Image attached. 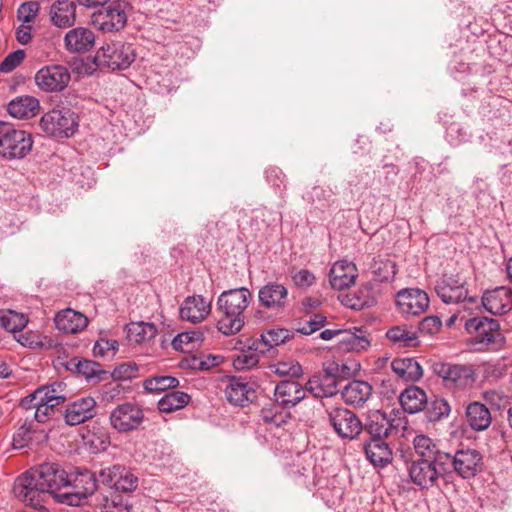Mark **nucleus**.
Listing matches in <instances>:
<instances>
[{
  "label": "nucleus",
  "instance_id": "obj_17",
  "mask_svg": "<svg viewBox=\"0 0 512 512\" xmlns=\"http://www.w3.org/2000/svg\"><path fill=\"white\" fill-rule=\"evenodd\" d=\"M225 396L229 403L244 407L256 397L254 383L243 377H231L225 388Z\"/></svg>",
  "mask_w": 512,
  "mask_h": 512
},
{
  "label": "nucleus",
  "instance_id": "obj_40",
  "mask_svg": "<svg viewBox=\"0 0 512 512\" xmlns=\"http://www.w3.org/2000/svg\"><path fill=\"white\" fill-rule=\"evenodd\" d=\"M340 343L344 345V349L357 352L366 350L370 346L369 339L360 328H356L355 332L343 331Z\"/></svg>",
  "mask_w": 512,
  "mask_h": 512
},
{
  "label": "nucleus",
  "instance_id": "obj_42",
  "mask_svg": "<svg viewBox=\"0 0 512 512\" xmlns=\"http://www.w3.org/2000/svg\"><path fill=\"white\" fill-rule=\"evenodd\" d=\"M370 268L375 279L380 282L394 279L397 273L396 264L390 259H374Z\"/></svg>",
  "mask_w": 512,
  "mask_h": 512
},
{
  "label": "nucleus",
  "instance_id": "obj_23",
  "mask_svg": "<svg viewBox=\"0 0 512 512\" xmlns=\"http://www.w3.org/2000/svg\"><path fill=\"white\" fill-rule=\"evenodd\" d=\"M386 438H369L363 444L367 459L374 465L384 467L392 461V450Z\"/></svg>",
  "mask_w": 512,
  "mask_h": 512
},
{
  "label": "nucleus",
  "instance_id": "obj_41",
  "mask_svg": "<svg viewBox=\"0 0 512 512\" xmlns=\"http://www.w3.org/2000/svg\"><path fill=\"white\" fill-rule=\"evenodd\" d=\"M359 364L355 362H328L324 366V372L334 376L339 381L352 377L359 369Z\"/></svg>",
  "mask_w": 512,
  "mask_h": 512
},
{
  "label": "nucleus",
  "instance_id": "obj_22",
  "mask_svg": "<svg viewBox=\"0 0 512 512\" xmlns=\"http://www.w3.org/2000/svg\"><path fill=\"white\" fill-rule=\"evenodd\" d=\"M413 445L418 459L433 460L439 466H444L449 459V453L441 451L437 444L426 435H417L413 440Z\"/></svg>",
  "mask_w": 512,
  "mask_h": 512
},
{
  "label": "nucleus",
  "instance_id": "obj_3",
  "mask_svg": "<svg viewBox=\"0 0 512 512\" xmlns=\"http://www.w3.org/2000/svg\"><path fill=\"white\" fill-rule=\"evenodd\" d=\"M33 147L32 135L14 124L0 121V156L5 160L25 158Z\"/></svg>",
  "mask_w": 512,
  "mask_h": 512
},
{
  "label": "nucleus",
  "instance_id": "obj_63",
  "mask_svg": "<svg viewBox=\"0 0 512 512\" xmlns=\"http://www.w3.org/2000/svg\"><path fill=\"white\" fill-rule=\"evenodd\" d=\"M304 390L305 392L308 391L313 394L314 397H325V392L322 388L321 377L314 376L310 378L306 383Z\"/></svg>",
  "mask_w": 512,
  "mask_h": 512
},
{
  "label": "nucleus",
  "instance_id": "obj_9",
  "mask_svg": "<svg viewBox=\"0 0 512 512\" xmlns=\"http://www.w3.org/2000/svg\"><path fill=\"white\" fill-rule=\"evenodd\" d=\"M131 6L126 0H115L106 8L93 14L92 23L103 32H118L127 23Z\"/></svg>",
  "mask_w": 512,
  "mask_h": 512
},
{
  "label": "nucleus",
  "instance_id": "obj_53",
  "mask_svg": "<svg viewBox=\"0 0 512 512\" xmlns=\"http://www.w3.org/2000/svg\"><path fill=\"white\" fill-rule=\"evenodd\" d=\"M266 180L269 184H271L274 188L278 189L280 192L285 190L286 188V176L283 171L278 167H269L266 171Z\"/></svg>",
  "mask_w": 512,
  "mask_h": 512
},
{
  "label": "nucleus",
  "instance_id": "obj_56",
  "mask_svg": "<svg viewBox=\"0 0 512 512\" xmlns=\"http://www.w3.org/2000/svg\"><path fill=\"white\" fill-rule=\"evenodd\" d=\"M39 11V4L34 1L22 3L17 11L19 20L29 23L33 21Z\"/></svg>",
  "mask_w": 512,
  "mask_h": 512
},
{
  "label": "nucleus",
  "instance_id": "obj_32",
  "mask_svg": "<svg viewBox=\"0 0 512 512\" xmlns=\"http://www.w3.org/2000/svg\"><path fill=\"white\" fill-rule=\"evenodd\" d=\"M393 372L404 381H418L423 370L421 365L414 358H396L391 362Z\"/></svg>",
  "mask_w": 512,
  "mask_h": 512
},
{
  "label": "nucleus",
  "instance_id": "obj_16",
  "mask_svg": "<svg viewBox=\"0 0 512 512\" xmlns=\"http://www.w3.org/2000/svg\"><path fill=\"white\" fill-rule=\"evenodd\" d=\"M481 303L485 310L491 314H506L512 309V289L499 286L486 290L481 297Z\"/></svg>",
  "mask_w": 512,
  "mask_h": 512
},
{
  "label": "nucleus",
  "instance_id": "obj_49",
  "mask_svg": "<svg viewBox=\"0 0 512 512\" xmlns=\"http://www.w3.org/2000/svg\"><path fill=\"white\" fill-rule=\"evenodd\" d=\"M482 398L492 409L503 410L508 404V397L499 390H487L482 393Z\"/></svg>",
  "mask_w": 512,
  "mask_h": 512
},
{
  "label": "nucleus",
  "instance_id": "obj_28",
  "mask_svg": "<svg viewBox=\"0 0 512 512\" xmlns=\"http://www.w3.org/2000/svg\"><path fill=\"white\" fill-rule=\"evenodd\" d=\"M210 311V304L202 296H191L184 300L180 308L182 320L199 323L205 319Z\"/></svg>",
  "mask_w": 512,
  "mask_h": 512
},
{
  "label": "nucleus",
  "instance_id": "obj_60",
  "mask_svg": "<svg viewBox=\"0 0 512 512\" xmlns=\"http://www.w3.org/2000/svg\"><path fill=\"white\" fill-rule=\"evenodd\" d=\"M294 284L299 288H308L316 280L314 274L307 269H300L291 275Z\"/></svg>",
  "mask_w": 512,
  "mask_h": 512
},
{
  "label": "nucleus",
  "instance_id": "obj_38",
  "mask_svg": "<svg viewBox=\"0 0 512 512\" xmlns=\"http://www.w3.org/2000/svg\"><path fill=\"white\" fill-rule=\"evenodd\" d=\"M190 400V395L185 392L171 391L158 401L157 406L160 412L171 413L187 406Z\"/></svg>",
  "mask_w": 512,
  "mask_h": 512
},
{
  "label": "nucleus",
  "instance_id": "obj_8",
  "mask_svg": "<svg viewBox=\"0 0 512 512\" xmlns=\"http://www.w3.org/2000/svg\"><path fill=\"white\" fill-rule=\"evenodd\" d=\"M329 424L342 440H356L363 432V423L359 417L345 407L327 409Z\"/></svg>",
  "mask_w": 512,
  "mask_h": 512
},
{
  "label": "nucleus",
  "instance_id": "obj_45",
  "mask_svg": "<svg viewBox=\"0 0 512 512\" xmlns=\"http://www.w3.org/2000/svg\"><path fill=\"white\" fill-rule=\"evenodd\" d=\"M269 368L272 373L279 377L299 378L303 373L301 365L292 359L279 361L270 365Z\"/></svg>",
  "mask_w": 512,
  "mask_h": 512
},
{
  "label": "nucleus",
  "instance_id": "obj_2",
  "mask_svg": "<svg viewBox=\"0 0 512 512\" xmlns=\"http://www.w3.org/2000/svg\"><path fill=\"white\" fill-rule=\"evenodd\" d=\"M464 328L470 335L469 344L476 351H496L504 344V336L498 320L484 316L461 317Z\"/></svg>",
  "mask_w": 512,
  "mask_h": 512
},
{
  "label": "nucleus",
  "instance_id": "obj_51",
  "mask_svg": "<svg viewBox=\"0 0 512 512\" xmlns=\"http://www.w3.org/2000/svg\"><path fill=\"white\" fill-rule=\"evenodd\" d=\"M118 349V342L113 339H100L93 346V355L95 357H108L114 355Z\"/></svg>",
  "mask_w": 512,
  "mask_h": 512
},
{
  "label": "nucleus",
  "instance_id": "obj_20",
  "mask_svg": "<svg viewBox=\"0 0 512 512\" xmlns=\"http://www.w3.org/2000/svg\"><path fill=\"white\" fill-rule=\"evenodd\" d=\"M65 48L71 53H85L95 44V34L92 30L77 27L69 30L64 38Z\"/></svg>",
  "mask_w": 512,
  "mask_h": 512
},
{
  "label": "nucleus",
  "instance_id": "obj_19",
  "mask_svg": "<svg viewBox=\"0 0 512 512\" xmlns=\"http://www.w3.org/2000/svg\"><path fill=\"white\" fill-rule=\"evenodd\" d=\"M357 278L356 265L347 260L335 262L329 273V281L332 288L342 290L354 284Z\"/></svg>",
  "mask_w": 512,
  "mask_h": 512
},
{
  "label": "nucleus",
  "instance_id": "obj_37",
  "mask_svg": "<svg viewBox=\"0 0 512 512\" xmlns=\"http://www.w3.org/2000/svg\"><path fill=\"white\" fill-rule=\"evenodd\" d=\"M339 299L342 305L353 310H362L365 307H370L374 303V299L371 297L370 291L367 288H360L346 294H341Z\"/></svg>",
  "mask_w": 512,
  "mask_h": 512
},
{
  "label": "nucleus",
  "instance_id": "obj_52",
  "mask_svg": "<svg viewBox=\"0 0 512 512\" xmlns=\"http://www.w3.org/2000/svg\"><path fill=\"white\" fill-rule=\"evenodd\" d=\"M57 407L58 405L43 399V401L36 404L34 419L39 423H45L48 419L54 416Z\"/></svg>",
  "mask_w": 512,
  "mask_h": 512
},
{
  "label": "nucleus",
  "instance_id": "obj_31",
  "mask_svg": "<svg viewBox=\"0 0 512 512\" xmlns=\"http://www.w3.org/2000/svg\"><path fill=\"white\" fill-rule=\"evenodd\" d=\"M51 21L59 28H66L74 25L76 21V5L69 0H58L50 9Z\"/></svg>",
  "mask_w": 512,
  "mask_h": 512
},
{
  "label": "nucleus",
  "instance_id": "obj_47",
  "mask_svg": "<svg viewBox=\"0 0 512 512\" xmlns=\"http://www.w3.org/2000/svg\"><path fill=\"white\" fill-rule=\"evenodd\" d=\"M482 375L486 380L495 381L502 378L507 371V365L503 360L485 362L481 365Z\"/></svg>",
  "mask_w": 512,
  "mask_h": 512
},
{
  "label": "nucleus",
  "instance_id": "obj_10",
  "mask_svg": "<svg viewBox=\"0 0 512 512\" xmlns=\"http://www.w3.org/2000/svg\"><path fill=\"white\" fill-rule=\"evenodd\" d=\"M409 477L413 484L420 489H430L438 486V481L446 473L445 466H439L436 461L416 459L408 467Z\"/></svg>",
  "mask_w": 512,
  "mask_h": 512
},
{
  "label": "nucleus",
  "instance_id": "obj_50",
  "mask_svg": "<svg viewBox=\"0 0 512 512\" xmlns=\"http://www.w3.org/2000/svg\"><path fill=\"white\" fill-rule=\"evenodd\" d=\"M260 416L265 423L280 426L284 422V415L279 411V406L274 403L265 405L261 411Z\"/></svg>",
  "mask_w": 512,
  "mask_h": 512
},
{
  "label": "nucleus",
  "instance_id": "obj_39",
  "mask_svg": "<svg viewBox=\"0 0 512 512\" xmlns=\"http://www.w3.org/2000/svg\"><path fill=\"white\" fill-rule=\"evenodd\" d=\"M180 382L176 377L156 375L143 381V388L148 393L159 394L170 389H175Z\"/></svg>",
  "mask_w": 512,
  "mask_h": 512
},
{
  "label": "nucleus",
  "instance_id": "obj_54",
  "mask_svg": "<svg viewBox=\"0 0 512 512\" xmlns=\"http://www.w3.org/2000/svg\"><path fill=\"white\" fill-rule=\"evenodd\" d=\"M325 322V316L321 314H314L302 326L298 327L297 331L303 335H311L324 327Z\"/></svg>",
  "mask_w": 512,
  "mask_h": 512
},
{
  "label": "nucleus",
  "instance_id": "obj_11",
  "mask_svg": "<svg viewBox=\"0 0 512 512\" xmlns=\"http://www.w3.org/2000/svg\"><path fill=\"white\" fill-rule=\"evenodd\" d=\"M435 292L446 304L460 302L474 303V297H468V289L463 278L458 274H444L436 281Z\"/></svg>",
  "mask_w": 512,
  "mask_h": 512
},
{
  "label": "nucleus",
  "instance_id": "obj_59",
  "mask_svg": "<svg viewBox=\"0 0 512 512\" xmlns=\"http://www.w3.org/2000/svg\"><path fill=\"white\" fill-rule=\"evenodd\" d=\"M442 326V322L438 316H426L420 321L418 329L421 333L433 335L437 333Z\"/></svg>",
  "mask_w": 512,
  "mask_h": 512
},
{
  "label": "nucleus",
  "instance_id": "obj_25",
  "mask_svg": "<svg viewBox=\"0 0 512 512\" xmlns=\"http://www.w3.org/2000/svg\"><path fill=\"white\" fill-rule=\"evenodd\" d=\"M292 337V332L287 329H270L262 333L260 339L254 340L252 345L250 346V349L254 350L256 353L265 354L266 352L270 351V349H272L273 347L287 342Z\"/></svg>",
  "mask_w": 512,
  "mask_h": 512
},
{
  "label": "nucleus",
  "instance_id": "obj_15",
  "mask_svg": "<svg viewBox=\"0 0 512 512\" xmlns=\"http://www.w3.org/2000/svg\"><path fill=\"white\" fill-rule=\"evenodd\" d=\"M258 300L265 309L283 312L288 303V289L281 283L269 282L259 289Z\"/></svg>",
  "mask_w": 512,
  "mask_h": 512
},
{
  "label": "nucleus",
  "instance_id": "obj_18",
  "mask_svg": "<svg viewBox=\"0 0 512 512\" xmlns=\"http://www.w3.org/2000/svg\"><path fill=\"white\" fill-rule=\"evenodd\" d=\"M96 401L92 397H83L70 403L64 414L65 421L70 426L79 425L95 415Z\"/></svg>",
  "mask_w": 512,
  "mask_h": 512
},
{
  "label": "nucleus",
  "instance_id": "obj_46",
  "mask_svg": "<svg viewBox=\"0 0 512 512\" xmlns=\"http://www.w3.org/2000/svg\"><path fill=\"white\" fill-rule=\"evenodd\" d=\"M137 486L138 478L129 469L121 466L114 489L120 492L128 493L134 491Z\"/></svg>",
  "mask_w": 512,
  "mask_h": 512
},
{
  "label": "nucleus",
  "instance_id": "obj_55",
  "mask_svg": "<svg viewBox=\"0 0 512 512\" xmlns=\"http://www.w3.org/2000/svg\"><path fill=\"white\" fill-rule=\"evenodd\" d=\"M25 58L23 50H16L10 53L1 63L0 72L9 73L19 66Z\"/></svg>",
  "mask_w": 512,
  "mask_h": 512
},
{
  "label": "nucleus",
  "instance_id": "obj_29",
  "mask_svg": "<svg viewBox=\"0 0 512 512\" xmlns=\"http://www.w3.org/2000/svg\"><path fill=\"white\" fill-rule=\"evenodd\" d=\"M54 320L57 329L68 334L80 332L88 325L86 316L69 308L57 313Z\"/></svg>",
  "mask_w": 512,
  "mask_h": 512
},
{
  "label": "nucleus",
  "instance_id": "obj_24",
  "mask_svg": "<svg viewBox=\"0 0 512 512\" xmlns=\"http://www.w3.org/2000/svg\"><path fill=\"white\" fill-rule=\"evenodd\" d=\"M274 395L278 404L290 407L304 399L305 390L296 381L283 380L276 385Z\"/></svg>",
  "mask_w": 512,
  "mask_h": 512
},
{
  "label": "nucleus",
  "instance_id": "obj_35",
  "mask_svg": "<svg viewBox=\"0 0 512 512\" xmlns=\"http://www.w3.org/2000/svg\"><path fill=\"white\" fill-rule=\"evenodd\" d=\"M399 401L406 412L414 414L424 409L427 404V396L424 390L411 386L400 394Z\"/></svg>",
  "mask_w": 512,
  "mask_h": 512
},
{
  "label": "nucleus",
  "instance_id": "obj_33",
  "mask_svg": "<svg viewBox=\"0 0 512 512\" xmlns=\"http://www.w3.org/2000/svg\"><path fill=\"white\" fill-rule=\"evenodd\" d=\"M76 372L82 375L88 382L98 383L107 378L108 372L105 371L101 364L88 359L73 358L70 361Z\"/></svg>",
  "mask_w": 512,
  "mask_h": 512
},
{
  "label": "nucleus",
  "instance_id": "obj_57",
  "mask_svg": "<svg viewBox=\"0 0 512 512\" xmlns=\"http://www.w3.org/2000/svg\"><path fill=\"white\" fill-rule=\"evenodd\" d=\"M120 469L121 465H113L110 467L102 468L99 472V478L97 480L106 486L115 488Z\"/></svg>",
  "mask_w": 512,
  "mask_h": 512
},
{
  "label": "nucleus",
  "instance_id": "obj_5",
  "mask_svg": "<svg viewBox=\"0 0 512 512\" xmlns=\"http://www.w3.org/2000/svg\"><path fill=\"white\" fill-rule=\"evenodd\" d=\"M135 60V51L131 44L122 41L105 43L96 53L94 61L99 67L111 70L127 69Z\"/></svg>",
  "mask_w": 512,
  "mask_h": 512
},
{
  "label": "nucleus",
  "instance_id": "obj_36",
  "mask_svg": "<svg viewBox=\"0 0 512 512\" xmlns=\"http://www.w3.org/2000/svg\"><path fill=\"white\" fill-rule=\"evenodd\" d=\"M386 337L399 347H416L419 345L417 332L406 325L393 326L386 332Z\"/></svg>",
  "mask_w": 512,
  "mask_h": 512
},
{
  "label": "nucleus",
  "instance_id": "obj_58",
  "mask_svg": "<svg viewBox=\"0 0 512 512\" xmlns=\"http://www.w3.org/2000/svg\"><path fill=\"white\" fill-rule=\"evenodd\" d=\"M138 374V367L135 363H123L117 366L112 376L119 380H129L135 378Z\"/></svg>",
  "mask_w": 512,
  "mask_h": 512
},
{
  "label": "nucleus",
  "instance_id": "obj_27",
  "mask_svg": "<svg viewBox=\"0 0 512 512\" xmlns=\"http://www.w3.org/2000/svg\"><path fill=\"white\" fill-rule=\"evenodd\" d=\"M465 416L470 428L477 432L487 430L492 423L490 410L479 401H473L467 405Z\"/></svg>",
  "mask_w": 512,
  "mask_h": 512
},
{
  "label": "nucleus",
  "instance_id": "obj_34",
  "mask_svg": "<svg viewBox=\"0 0 512 512\" xmlns=\"http://www.w3.org/2000/svg\"><path fill=\"white\" fill-rule=\"evenodd\" d=\"M125 331L130 342L143 344L150 342L158 333L155 324L150 322H131L126 325Z\"/></svg>",
  "mask_w": 512,
  "mask_h": 512
},
{
  "label": "nucleus",
  "instance_id": "obj_1",
  "mask_svg": "<svg viewBox=\"0 0 512 512\" xmlns=\"http://www.w3.org/2000/svg\"><path fill=\"white\" fill-rule=\"evenodd\" d=\"M252 300L245 287L223 291L217 299V328L224 335L238 333L244 326V311Z\"/></svg>",
  "mask_w": 512,
  "mask_h": 512
},
{
  "label": "nucleus",
  "instance_id": "obj_43",
  "mask_svg": "<svg viewBox=\"0 0 512 512\" xmlns=\"http://www.w3.org/2000/svg\"><path fill=\"white\" fill-rule=\"evenodd\" d=\"M426 416L430 422H437L447 418L451 412V406L444 398H435L425 405Z\"/></svg>",
  "mask_w": 512,
  "mask_h": 512
},
{
  "label": "nucleus",
  "instance_id": "obj_12",
  "mask_svg": "<svg viewBox=\"0 0 512 512\" xmlns=\"http://www.w3.org/2000/svg\"><path fill=\"white\" fill-rule=\"evenodd\" d=\"M110 424L119 433L137 430L144 421L143 409L134 403L125 402L117 405L110 413Z\"/></svg>",
  "mask_w": 512,
  "mask_h": 512
},
{
  "label": "nucleus",
  "instance_id": "obj_14",
  "mask_svg": "<svg viewBox=\"0 0 512 512\" xmlns=\"http://www.w3.org/2000/svg\"><path fill=\"white\" fill-rule=\"evenodd\" d=\"M428 294L419 288H407L399 291L396 304L403 315L417 316L424 313L429 307Z\"/></svg>",
  "mask_w": 512,
  "mask_h": 512
},
{
  "label": "nucleus",
  "instance_id": "obj_64",
  "mask_svg": "<svg viewBox=\"0 0 512 512\" xmlns=\"http://www.w3.org/2000/svg\"><path fill=\"white\" fill-rule=\"evenodd\" d=\"M192 368L199 370H208L220 363L219 356L209 355L206 360L193 358Z\"/></svg>",
  "mask_w": 512,
  "mask_h": 512
},
{
  "label": "nucleus",
  "instance_id": "obj_30",
  "mask_svg": "<svg viewBox=\"0 0 512 512\" xmlns=\"http://www.w3.org/2000/svg\"><path fill=\"white\" fill-rule=\"evenodd\" d=\"M40 109L39 100L33 96L22 95L11 100L8 104V113L17 119L34 117Z\"/></svg>",
  "mask_w": 512,
  "mask_h": 512
},
{
  "label": "nucleus",
  "instance_id": "obj_44",
  "mask_svg": "<svg viewBox=\"0 0 512 512\" xmlns=\"http://www.w3.org/2000/svg\"><path fill=\"white\" fill-rule=\"evenodd\" d=\"M38 390L42 392L43 399L58 406L67 399L66 384L63 382H54L50 385L39 387Z\"/></svg>",
  "mask_w": 512,
  "mask_h": 512
},
{
  "label": "nucleus",
  "instance_id": "obj_7",
  "mask_svg": "<svg viewBox=\"0 0 512 512\" xmlns=\"http://www.w3.org/2000/svg\"><path fill=\"white\" fill-rule=\"evenodd\" d=\"M483 456L473 448H461L454 454L449 453V459L444 464L446 473L454 471L463 479H470L483 470Z\"/></svg>",
  "mask_w": 512,
  "mask_h": 512
},
{
  "label": "nucleus",
  "instance_id": "obj_62",
  "mask_svg": "<svg viewBox=\"0 0 512 512\" xmlns=\"http://www.w3.org/2000/svg\"><path fill=\"white\" fill-rule=\"evenodd\" d=\"M258 362L259 359L256 354H243L234 360V366L237 369H250L254 367Z\"/></svg>",
  "mask_w": 512,
  "mask_h": 512
},
{
  "label": "nucleus",
  "instance_id": "obj_4",
  "mask_svg": "<svg viewBox=\"0 0 512 512\" xmlns=\"http://www.w3.org/2000/svg\"><path fill=\"white\" fill-rule=\"evenodd\" d=\"M435 373L442 379L446 388L465 391L474 387L477 373L473 364L438 363Z\"/></svg>",
  "mask_w": 512,
  "mask_h": 512
},
{
  "label": "nucleus",
  "instance_id": "obj_48",
  "mask_svg": "<svg viewBox=\"0 0 512 512\" xmlns=\"http://www.w3.org/2000/svg\"><path fill=\"white\" fill-rule=\"evenodd\" d=\"M26 323L27 321L23 316H19L12 311L0 315V325L8 332H19L25 327Z\"/></svg>",
  "mask_w": 512,
  "mask_h": 512
},
{
  "label": "nucleus",
  "instance_id": "obj_26",
  "mask_svg": "<svg viewBox=\"0 0 512 512\" xmlns=\"http://www.w3.org/2000/svg\"><path fill=\"white\" fill-rule=\"evenodd\" d=\"M393 428L390 419L380 410L370 411L363 423V431L370 438H387Z\"/></svg>",
  "mask_w": 512,
  "mask_h": 512
},
{
  "label": "nucleus",
  "instance_id": "obj_21",
  "mask_svg": "<svg viewBox=\"0 0 512 512\" xmlns=\"http://www.w3.org/2000/svg\"><path fill=\"white\" fill-rule=\"evenodd\" d=\"M372 386L363 380H352L346 384L341 395L347 405L362 407L372 395Z\"/></svg>",
  "mask_w": 512,
  "mask_h": 512
},
{
  "label": "nucleus",
  "instance_id": "obj_13",
  "mask_svg": "<svg viewBox=\"0 0 512 512\" xmlns=\"http://www.w3.org/2000/svg\"><path fill=\"white\" fill-rule=\"evenodd\" d=\"M70 80V72L63 65L45 66L35 74L36 85L45 92H60L68 86Z\"/></svg>",
  "mask_w": 512,
  "mask_h": 512
},
{
  "label": "nucleus",
  "instance_id": "obj_6",
  "mask_svg": "<svg viewBox=\"0 0 512 512\" xmlns=\"http://www.w3.org/2000/svg\"><path fill=\"white\" fill-rule=\"evenodd\" d=\"M79 126V117L71 109H53L45 113L40 120L41 129L55 138H69Z\"/></svg>",
  "mask_w": 512,
  "mask_h": 512
},
{
  "label": "nucleus",
  "instance_id": "obj_61",
  "mask_svg": "<svg viewBox=\"0 0 512 512\" xmlns=\"http://www.w3.org/2000/svg\"><path fill=\"white\" fill-rule=\"evenodd\" d=\"M322 388L325 392V397H330L335 395L338 392L339 380L334 376H331L324 372V375L321 377Z\"/></svg>",
  "mask_w": 512,
  "mask_h": 512
}]
</instances>
